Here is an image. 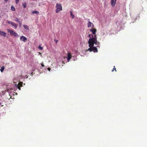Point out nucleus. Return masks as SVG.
I'll return each mask as SVG.
<instances>
[{
	"mask_svg": "<svg viewBox=\"0 0 147 147\" xmlns=\"http://www.w3.org/2000/svg\"><path fill=\"white\" fill-rule=\"evenodd\" d=\"M95 43L94 41V36L92 35V38H90L88 41L89 44L88 46L89 47H93L94 46V44Z\"/></svg>",
	"mask_w": 147,
	"mask_h": 147,
	"instance_id": "obj_1",
	"label": "nucleus"
},
{
	"mask_svg": "<svg viewBox=\"0 0 147 147\" xmlns=\"http://www.w3.org/2000/svg\"><path fill=\"white\" fill-rule=\"evenodd\" d=\"M56 7L57 9L56 10V12L57 13L59 12L60 11H62V6L60 4H57Z\"/></svg>",
	"mask_w": 147,
	"mask_h": 147,
	"instance_id": "obj_2",
	"label": "nucleus"
},
{
	"mask_svg": "<svg viewBox=\"0 0 147 147\" xmlns=\"http://www.w3.org/2000/svg\"><path fill=\"white\" fill-rule=\"evenodd\" d=\"M90 31L92 33V35H93L94 36H96V30L95 29H91L90 30Z\"/></svg>",
	"mask_w": 147,
	"mask_h": 147,
	"instance_id": "obj_3",
	"label": "nucleus"
},
{
	"mask_svg": "<svg viewBox=\"0 0 147 147\" xmlns=\"http://www.w3.org/2000/svg\"><path fill=\"white\" fill-rule=\"evenodd\" d=\"M20 39L21 40L25 42L27 40L26 38L23 36H22L20 37Z\"/></svg>",
	"mask_w": 147,
	"mask_h": 147,
	"instance_id": "obj_4",
	"label": "nucleus"
},
{
	"mask_svg": "<svg viewBox=\"0 0 147 147\" xmlns=\"http://www.w3.org/2000/svg\"><path fill=\"white\" fill-rule=\"evenodd\" d=\"M94 41L95 42V43H94V44H95V45H97L96 47H99V42H98V41H97L96 36H94Z\"/></svg>",
	"mask_w": 147,
	"mask_h": 147,
	"instance_id": "obj_5",
	"label": "nucleus"
},
{
	"mask_svg": "<svg viewBox=\"0 0 147 147\" xmlns=\"http://www.w3.org/2000/svg\"><path fill=\"white\" fill-rule=\"evenodd\" d=\"M72 57V56L71 54L70 53H68L67 54V61L69 62L70 60L71 59Z\"/></svg>",
	"mask_w": 147,
	"mask_h": 147,
	"instance_id": "obj_6",
	"label": "nucleus"
},
{
	"mask_svg": "<svg viewBox=\"0 0 147 147\" xmlns=\"http://www.w3.org/2000/svg\"><path fill=\"white\" fill-rule=\"evenodd\" d=\"M116 0H111V6L114 7L116 3Z\"/></svg>",
	"mask_w": 147,
	"mask_h": 147,
	"instance_id": "obj_7",
	"label": "nucleus"
},
{
	"mask_svg": "<svg viewBox=\"0 0 147 147\" xmlns=\"http://www.w3.org/2000/svg\"><path fill=\"white\" fill-rule=\"evenodd\" d=\"M92 51L94 52H97L98 51L97 48L95 47H92Z\"/></svg>",
	"mask_w": 147,
	"mask_h": 147,
	"instance_id": "obj_8",
	"label": "nucleus"
},
{
	"mask_svg": "<svg viewBox=\"0 0 147 147\" xmlns=\"http://www.w3.org/2000/svg\"><path fill=\"white\" fill-rule=\"evenodd\" d=\"M7 33L4 32L0 31V35L5 37Z\"/></svg>",
	"mask_w": 147,
	"mask_h": 147,
	"instance_id": "obj_9",
	"label": "nucleus"
},
{
	"mask_svg": "<svg viewBox=\"0 0 147 147\" xmlns=\"http://www.w3.org/2000/svg\"><path fill=\"white\" fill-rule=\"evenodd\" d=\"M7 31L12 35L13 34L14 32L13 30H11L9 29H7Z\"/></svg>",
	"mask_w": 147,
	"mask_h": 147,
	"instance_id": "obj_10",
	"label": "nucleus"
},
{
	"mask_svg": "<svg viewBox=\"0 0 147 147\" xmlns=\"http://www.w3.org/2000/svg\"><path fill=\"white\" fill-rule=\"evenodd\" d=\"M11 25H12V26H13L15 28H16L18 26V25L17 24L13 22H11Z\"/></svg>",
	"mask_w": 147,
	"mask_h": 147,
	"instance_id": "obj_11",
	"label": "nucleus"
},
{
	"mask_svg": "<svg viewBox=\"0 0 147 147\" xmlns=\"http://www.w3.org/2000/svg\"><path fill=\"white\" fill-rule=\"evenodd\" d=\"M92 25L93 26H94L93 24L90 21H89L88 23V27L89 28L90 27L92 26Z\"/></svg>",
	"mask_w": 147,
	"mask_h": 147,
	"instance_id": "obj_12",
	"label": "nucleus"
},
{
	"mask_svg": "<svg viewBox=\"0 0 147 147\" xmlns=\"http://www.w3.org/2000/svg\"><path fill=\"white\" fill-rule=\"evenodd\" d=\"M12 36H13L14 37H16L17 38L19 36L15 32H14Z\"/></svg>",
	"mask_w": 147,
	"mask_h": 147,
	"instance_id": "obj_13",
	"label": "nucleus"
},
{
	"mask_svg": "<svg viewBox=\"0 0 147 147\" xmlns=\"http://www.w3.org/2000/svg\"><path fill=\"white\" fill-rule=\"evenodd\" d=\"M23 27L26 30H29L28 26L26 25H24Z\"/></svg>",
	"mask_w": 147,
	"mask_h": 147,
	"instance_id": "obj_14",
	"label": "nucleus"
},
{
	"mask_svg": "<svg viewBox=\"0 0 147 147\" xmlns=\"http://www.w3.org/2000/svg\"><path fill=\"white\" fill-rule=\"evenodd\" d=\"M22 82H20L18 84V86L22 87Z\"/></svg>",
	"mask_w": 147,
	"mask_h": 147,
	"instance_id": "obj_15",
	"label": "nucleus"
},
{
	"mask_svg": "<svg viewBox=\"0 0 147 147\" xmlns=\"http://www.w3.org/2000/svg\"><path fill=\"white\" fill-rule=\"evenodd\" d=\"M39 13V12L37 11H32V13L34 14H38Z\"/></svg>",
	"mask_w": 147,
	"mask_h": 147,
	"instance_id": "obj_16",
	"label": "nucleus"
},
{
	"mask_svg": "<svg viewBox=\"0 0 147 147\" xmlns=\"http://www.w3.org/2000/svg\"><path fill=\"white\" fill-rule=\"evenodd\" d=\"M22 5L24 8H25L26 7V2L24 3H22Z\"/></svg>",
	"mask_w": 147,
	"mask_h": 147,
	"instance_id": "obj_17",
	"label": "nucleus"
},
{
	"mask_svg": "<svg viewBox=\"0 0 147 147\" xmlns=\"http://www.w3.org/2000/svg\"><path fill=\"white\" fill-rule=\"evenodd\" d=\"M70 15L72 17L73 19L74 18H75L74 15L73 14L72 11L70 12Z\"/></svg>",
	"mask_w": 147,
	"mask_h": 147,
	"instance_id": "obj_18",
	"label": "nucleus"
},
{
	"mask_svg": "<svg viewBox=\"0 0 147 147\" xmlns=\"http://www.w3.org/2000/svg\"><path fill=\"white\" fill-rule=\"evenodd\" d=\"M5 69L4 67V66H2L1 67V68L0 69V71L1 72H3Z\"/></svg>",
	"mask_w": 147,
	"mask_h": 147,
	"instance_id": "obj_19",
	"label": "nucleus"
},
{
	"mask_svg": "<svg viewBox=\"0 0 147 147\" xmlns=\"http://www.w3.org/2000/svg\"><path fill=\"white\" fill-rule=\"evenodd\" d=\"M11 9L12 11H15V7L12 5L11 6Z\"/></svg>",
	"mask_w": 147,
	"mask_h": 147,
	"instance_id": "obj_20",
	"label": "nucleus"
},
{
	"mask_svg": "<svg viewBox=\"0 0 147 147\" xmlns=\"http://www.w3.org/2000/svg\"><path fill=\"white\" fill-rule=\"evenodd\" d=\"M90 51V52H91L92 51V47H90V48L87 50L86 51Z\"/></svg>",
	"mask_w": 147,
	"mask_h": 147,
	"instance_id": "obj_21",
	"label": "nucleus"
},
{
	"mask_svg": "<svg viewBox=\"0 0 147 147\" xmlns=\"http://www.w3.org/2000/svg\"><path fill=\"white\" fill-rule=\"evenodd\" d=\"M92 35H93L91 34H89L88 35V37L90 38H92Z\"/></svg>",
	"mask_w": 147,
	"mask_h": 147,
	"instance_id": "obj_22",
	"label": "nucleus"
},
{
	"mask_svg": "<svg viewBox=\"0 0 147 147\" xmlns=\"http://www.w3.org/2000/svg\"><path fill=\"white\" fill-rule=\"evenodd\" d=\"M15 21L16 22H20L19 21V19L17 18H16L15 19Z\"/></svg>",
	"mask_w": 147,
	"mask_h": 147,
	"instance_id": "obj_23",
	"label": "nucleus"
},
{
	"mask_svg": "<svg viewBox=\"0 0 147 147\" xmlns=\"http://www.w3.org/2000/svg\"><path fill=\"white\" fill-rule=\"evenodd\" d=\"M38 48L40 49L41 50H42L43 49V47L40 46H39Z\"/></svg>",
	"mask_w": 147,
	"mask_h": 147,
	"instance_id": "obj_24",
	"label": "nucleus"
},
{
	"mask_svg": "<svg viewBox=\"0 0 147 147\" xmlns=\"http://www.w3.org/2000/svg\"><path fill=\"white\" fill-rule=\"evenodd\" d=\"M20 0H16V3L17 4L18 3Z\"/></svg>",
	"mask_w": 147,
	"mask_h": 147,
	"instance_id": "obj_25",
	"label": "nucleus"
},
{
	"mask_svg": "<svg viewBox=\"0 0 147 147\" xmlns=\"http://www.w3.org/2000/svg\"><path fill=\"white\" fill-rule=\"evenodd\" d=\"M11 22L9 21H7V23H8L9 24H11Z\"/></svg>",
	"mask_w": 147,
	"mask_h": 147,
	"instance_id": "obj_26",
	"label": "nucleus"
},
{
	"mask_svg": "<svg viewBox=\"0 0 147 147\" xmlns=\"http://www.w3.org/2000/svg\"><path fill=\"white\" fill-rule=\"evenodd\" d=\"M41 66H42V67H44V64H43V62H42V63H41Z\"/></svg>",
	"mask_w": 147,
	"mask_h": 147,
	"instance_id": "obj_27",
	"label": "nucleus"
},
{
	"mask_svg": "<svg viewBox=\"0 0 147 147\" xmlns=\"http://www.w3.org/2000/svg\"><path fill=\"white\" fill-rule=\"evenodd\" d=\"M17 87H18V88L19 89V90H21L20 87L18 86H17Z\"/></svg>",
	"mask_w": 147,
	"mask_h": 147,
	"instance_id": "obj_28",
	"label": "nucleus"
},
{
	"mask_svg": "<svg viewBox=\"0 0 147 147\" xmlns=\"http://www.w3.org/2000/svg\"><path fill=\"white\" fill-rule=\"evenodd\" d=\"M114 70H115V71H117V70H116V68L115 67V66H114V68H113V69Z\"/></svg>",
	"mask_w": 147,
	"mask_h": 147,
	"instance_id": "obj_29",
	"label": "nucleus"
},
{
	"mask_svg": "<svg viewBox=\"0 0 147 147\" xmlns=\"http://www.w3.org/2000/svg\"><path fill=\"white\" fill-rule=\"evenodd\" d=\"M55 41L56 42V43H57V42H58V40H56L55 39Z\"/></svg>",
	"mask_w": 147,
	"mask_h": 147,
	"instance_id": "obj_30",
	"label": "nucleus"
},
{
	"mask_svg": "<svg viewBox=\"0 0 147 147\" xmlns=\"http://www.w3.org/2000/svg\"><path fill=\"white\" fill-rule=\"evenodd\" d=\"M48 70L49 71H50V70H51V68H48Z\"/></svg>",
	"mask_w": 147,
	"mask_h": 147,
	"instance_id": "obj_31",
	"label": "nucleus"
},
{
	"mask_svg": "<svg viewBox=\"0 0 147 147\" xmlns=\"http://www.w3.org/2000/svg\"><path fill=\"white\" fill-rule=\"evenodd\" d=\"M5 1L6 2H7V1H8V0H5Z\"/></svg>",
	"mask_w": 147,
	"mask_h": 147,
	"instance_id": "obj_32",
	"label": "nucleus"
},
{
	"mask_svg": "<svg viewBox=\"0 0 147 147\" xmlns=\"http://www.w3.org/2000/svg\"><path fill=\"white\" fill-rule=\"evenodd\" d=\"M114 70L113 69L112 70V71L113 72V71H114Z\"/></svg>",
	"mask_w": 147,
	"mask_h": 147,
	"instance_id": "obj_33",
	"label": "nucleus"
}]
</instances>
